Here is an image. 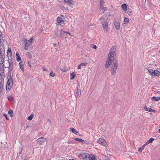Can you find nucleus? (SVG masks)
<instances>
[{
  "label": "nucleus",
  "instance_id": "nucleus-1",
  "mask_svg": "<svg viewBox=\"0 0 160 160\" xmlns=\"http://www.w3.org/2000/svg\"><path fill=\"white\" fill-rule=\"evenodd\" d=\"M116 48L115 46H113L110 50L108 54V57L106 62L105 67L106 68H108L112 63V61L114 59L116 56L115 52Z\"/></svg>",
  "mask_w": 160,
  "mask_h": 160
},
{
  "label": "nucleus",
  "instance_id": "nucleus-2",
  "mask_svg": "<svg viewBox=\"0 0 160 160\" xmlns=\"http://www.w3.org/2000/svg\"><path fill=\"white\" fill-rule=\"evenodd\" d=\"M99 19L101 20L104 31H107L108 29V24L107 20L103 18H100Z\"/></svg>",
  "mask_w": 160,
  "mask_h": 160
},
{
  "label": "nucleus",
  "instance_id": "nucleus-3",
  "mask_svg": "<svg viewBox=\"0 0 160 160\" xmlns=\"http://www.w3.org/2000/svg\"><path fill=\"white\" fill-rule=\"evenodd\" d=\"M99 19L101 20L104 31H107L108 29V24L107 20L103 18H100Z\"/></svg>",
  "mask_w": 160,
  "mask_h": 160
},
{
  "label": "nucleus",
  "instance_id": "nucleus-4",
  "mask_svg": "<svg viewBox=\"0 0 160 160\" xmlns=\"http://www.w3.org/2000/svg\"><path fill=\"white\" fill-rule=\"evenodd\" d=\"M118 65V63L117 61L114 62L112 65L111 71V73L112 75H114L115 74Z\"/></svg>",
  "mask_w": 160,
  "mask_h": 160
},
{
  "label": "nucleus",
  "instance_id": "nucleus-5",
  "mask_svg": "<svg viewBox=\"0 0 160 160\" xmlns=\"http://www.w3.org/2000/svg\"><path fill=\"white\" fill-rule=\"evenodd\" d=\"M13 82L12 78L9 77L8 79L6 86V90L8 91L12 87Z\"/></svg>",
  "mask_w": 160,
  "mask_h": 160
},
{
  "label": "nucleus",
  "instance_id": "nucleus-6",
  "mask_svg": "<svg viewBox=\"0 0 160 160\" xmlns=\"http://www.w3.org/2000/svg\"><path fill=\"white\" fill-rule=\"evenodd\" d=\"M97 142L104 146H106L107 145V143L105 140L101 138L97 140Z\"/></svg>",
  "mask_w": 160,
  "mask_h": 160
},
{
  "label": "nucleus",
  "instance_id": "nucleus-7",
  "mask_svg": "<svg viewBox=\"0 0 160 160\" xmlns=\"http://www.w3.org/2000/svg\"><path fill=\"white\" fill-rule=\"evenodd\" d=\"M56 34L59 37H63L65 34V32L62 30H58L55 32Z\"/></svg>",
  "mask_w": 160,
  "mask_h": 160
},
{
  "label": "nucleus",
  "instance_id": "nucleus-8",
  "mask_svg": "<svg viewBox=\"0 0 160 160\" xmlns=\"http://www.w3.org/2000/svg\"><path fill=\"white\" fill-rule=\"evenodd\" d=\"M114 25L117 29H119L120 28V24L118 19H115L114 21Z\"/></svg>",
  "mask_w": 160,
  "mask_h": 160
},
{
  "label": "nucleus",
  "instance_id": "nucleus-9",
  "mask_svg": "<svg viewBox=\"0 0 160 160\" xmlns=\"http://www.w3.org/2000/svg\"><path fill=\"white\" fill-rule=\"evenodd\" d=\"M57 22L58 25H60L62 26L64 25V21H63L62 18L61 17H58V18L57 20Z\"/></svg>",
  "mask_w": 160,
  "mask_h": 160
},
{
  "label": "nucleus",
  "instance_id": "nucleus-10",
  "mask_svg": "<svg viewBox=\"0 0 160 160\" xmlns=\"http://www.w3.org/2000/svg\"><path fill=\"white\" fill-rule=\"evenodd\" d=\"M82 157L83 160H90V154L87 153H83L82 155Z\"/></svg>",
  "mask_w": 160,
  "mask_h": 160
},
{
  "label": "nucleus",
  "instance_id": "nucleus-11",
  "mask_svg": "<svg viewBox=\"0 0 160 160\" xmlns=\"http://www.w3.org/2000/svg\"><path fill=\"white\" fill-rule=\"evenodd\" d=\"M46 138L43 137H41L37 139V141L39 142L40 145H42L43 144V143L46 141Z\"/></svg>",
  "mask_w": 160,
  "mask_h": 160
},
{
  "label": "nucleus",
  "instance_id": "nucleus-12",
  "mask_svg": "<svg viewBox=\"0 0 160 160\" xmlns=\"http://www.w3.org/2000/svg\"><path fill=\"white\" fill-rule=\"evenodd\" d=\"M64 2L67 3L69 6L73 5L75 4V2L72 0H64Z\"/></svg>",
  "mask_w": 160,
  "mask_h": 160
},
{
  "label": "nucleus",
  "instance_id": "nucleus-13",
  "mask_svg": "<svg viewBox=\"0 0 160 160\" xmlns=\"http://www.w3.org/2000/svg\"><path fill=\"white\" fill-rule=\"evenodd\" d=\"M23 42L25 43V46H29L32 43L29 42L28 40L26 39H24L23 40Z\"/></svg>",
  "mask_w": 160,
  "mask_h": 160
},
{
  "label": "nucleus",
  "instance_id": "nucleus-14",
  "mask_svg": "<svg viewBox=\"0 0 160 160\" xmlns=\"http://www.w3.org/2000/svg\"><path fill=\"white\" fill-rule=\"evenodd\" d=\"M144 109L146 111H148L149 112H152L154 113H155V111L154 110L150 108H148L146 106L144 107Z\"/></svg>",
  "mask_w": 160,
  "mask_h": 160
},
{
  "label": "nucleus",
  "instance_id": "nucleus-15",
  "mask_svg": "<svg viewBox=\"0 0 160 160\" xmlns=\"http://www.w3.org/2000/svg\"><path fill=\"white\" fill-rule=\"evenodd\" d=\"M19 67L20 69L22 70V71L23 72H24V68L23 65L24 63L22 62H20L19 63Z\"/></svg>",
  "mask_w": 160,
  "mask_h": 160
},
{
  "label": "nucleus",
  "instance_id": "nucleus-16",
  "mask_svg": "<svg viewBox=\"0 0 160 160\" xmlns=\"http://www.w3.org/2000/svg\"><path fill=\"white\" fill-rule=\"evenodd\" d=\"M160 75V72L157 70L153 71V75L159 76Z\"/></svg>",
  "mask_w": 160,
  "mask_h": 160
},
{
  "label": "nucleus",
  "instance_id": "nucleus-17",
  "mask_svg": "<svg viewBox=\"0 0 160 160\" xmlns=\"http://www.w3.org/2000/svg\"><path fill=\"white\" fill-rule=\"evenodd\" d=\"M100 9L101 10H102V12L104 13L105 12L106 10L107 9V8L106 7H104L103 5H100Z\"/></svg>",
  "mask_w": 160,
  "mask_h": 160
},
{
  "label": "nucleus",
  "instance_id": "nucleus-18",
  "mask_svg": "<svg viewBox=\"0 0 160 160\" xmlns=\"http://www.w3.org/2000/svg\"><path fill=\"white\" fill-rule=\"evenodd\" d=\"M122 7L123 9L125 11H126L127 10V6L126 4H123L122 5Z\"/></svg>",
  "mask_w": 160,
  "mask_h": 160
},
{
  "label": "nucleus",
  "instance_id": "nucleus-19",
  "mask_svg": "<svg viewBox=\"0 0 160 160\" xmlns=\"http://www.w3.org/2000/svg\"><path fill=\"white\" fill-rule=\"evenodd\" d=\"M151 100L153 101L156 102L159 100L158 97H153L151 98Z\"/></svg>",
  "mask_w": 160,
  "mask_h": 160
},
{
  "label": "nucleus",
  "instance_id": "nucleus-20",
  "mask_svg": "<svg viewBox=\"0 0 160 160\" xmlns=\"http://www.w3.org/2000/svg\"><path fill=\"white\" fill-rule=\"evenodd\" d=\"M16 55L17 56V60L18 61H19L21 60V58L19 55V53L17 52H16Z\"/></svg>",
  "mask_w": 160,
  "mask_h": 160
},
{
  "label": "nucleus",
  "instance_id": "nucleus-21",
  "mask_svg": "<svg viewBox=\"0 0 160 160\" xmlns=\"http://www.w3.org/2000/svg\"><path fill=\"white\" fill-rule=\"evenodd\" d=\"M126 13L129 16H131L133 14V12L132 11H131L130 9H127Z\"/></svg>",
  "mask_w": 160,
  "mask_h": 160
},
{
  "label": "nucleus",
  "instance_id": "nucleus-22",
  "mask_svg": "<svg viewBox=\"0 0 160 160\" xmlns=\"http://www.w3.org/2000/svg\"><path fill=\"white\" fill-rule=\"evenodd\" d=\"M129 19L126 18L125 17L124 19V24H127L128 23Z\"/></svg>",
  "mask_w": 160,
  "mask_h": 160
},
{
  "label": "nucleus",
  "instance_id": "nucleus-23",
  "mask_svg": "<svg viewBox=\"0 0 160 160\" xmlns=\"http://www.w3.org/2000/svg\"><path fill=\"white\" fill-rule=\"evenodd\" d=\"M4 62V58L0 54V64H2Z\"/></svg>",
  "mask_w": 160,
  "mask_h": 160
},
{
  "label": "nucleus",
  "instance_id": "nucleus-24",
  "mask_svg": "<svg viewBox=\"0 0 160 160\" xmlns=\"http://www.w3.org/2000/svg\"><path fill=\"white\" fill-rule=\"evenodd\" d=\"M81 90L80 89H78L77 90V92H76V94L77 95L78 97H79L80 96V95H81Z\"/></svg>",
  "mask_w": 160,
  "mask_h": 160
},
{
  "label": "nucleus",
  "instance_id": "nucleus-25",
  "mask_svg": "<svg viewBox=\"0 0 160 160\" xmlns=\"http://www.w3.org/2000/svg\"><path fill=\"white\" fill-rule=\"evenodd\" d=\"M154 140V138H150V139L149 140H148L146 142L148 144L149 143H151Z\"/></svg>",
  "mask_w": 160,
  "mask_h": 160
},
{
  "label": "nucleus",
  "instance_id": "nucleus-26",
  "mask_svg": "<svg viewBox=\"0 0 160 160\" xmlns=\"http://www.w3.org/2000/svg\"><path fill=\"white\" fill-rule=\"evenodd\" d=\"M70 130L72 131L73 133L76 134L78 133V132L76 131V130L74 128H71Z\"/></svg>",
  "mask_w": 160,
  "mask_h": 160
},
{
  "label": "nucleus",
  "instance_id": "nucleus-27",
  "mask_svg": "<svg viewBox=\"0 0 160 160\" xmlns=\"http://www.w3.org/2000/svg\"><path fill=\"white\" fill-rule=\"evenodd\" d=\"M70 79L71 80H72L74 79L75 77V74L74 72H72L70 74Z\"/></svg>",
  "mask_w": 160,
  "mask_h": 160
},
{
  "label": "nucleus",
  "instance_id": "nucleus-28",
  "mask_svg": "<svg viewBox=\"0 0 160 160\" xmlns=\"http://www.w3.org/2000/svg\"><path fill=\"white\" fill-rule=\"evenodd\" d=\"M9 63V67H10V69L11 68V67L12 66V61L11 60L9 59L8 60Z\"/></svg>",
  "mask_w": 160,
  "mask_h": 160
},
{
  "label": "nucleus",
  "instance_id": "nucleus-29",
  "mask_svg": "<svg viewBox=\"0 0 160 160\" xmlns=\"http://www.w3.org/2000/svg\"><path fill=\"white\" fill-rule=\"evenodd\" d=\"M75 140L77 141H78L80 142H84V140L82 139H79L78 138H76Z\"/></svg>",
  "mask_w": 160,
  "mask_h": 160
},
{
  "label": "nucleus",
  "instance_id": "nucleus-30",
  "mask_svg": "<svg viewBox=\"0 0 160 160\" xmlns=\"http://www.w3.org/2000/svg\"><path fill=\"white\" fill-rule=\"evenodd\" d=\"M89 159H90V160H97L95 158V157L94 156L92 155L91 157H90V155Z\"/></svg>",
  "mask_w": 160,
  "mask_h": 160
},
{
  "label": "nucleus",
  "instance_id": "nucleus-31",
  "mask_svg": "<svg viewBox=\"0 0 160 160\" xmlns=\"http://www.w3.org/2000/svg\"><path fill=\"white\" fill-rule=\"evenodd\" d=\"M12 54V52L10 48H8V54L10 55H11Z\"/></svg>",
  "mask_w": 160,
  "mask_h": 160
},
{
  "label": "nucleus",
  "instance_id": "nucleus-32",
  "mask_svg": "<svg viewBox=\"0 0 160 160\" xmlns=\"http://www.w3.org/2000/svg\"><path fill=\"white\" fill-rule=\"evenodd\" d=\"M13 114V111L12 110H11L8 112V114H9L12 117Z\"/></svg>",
  "mask_w": 160,
  "mask_h": 160
},
{
  "label": "nucleus",
  "instance_id": "nucleus-33",
  "mask_svg": "<svg viewBox=\"0 0 160 160\" xmlns=\"http://www.w3.org/2000/svg\"><path fill=\"white\" fill-rule=\"evenodd\" d=\"M147 70L148 71V72H149L150 74L151 75H153V70H152V69H150V70H149L148 69H147Z\"/></svg>",
  "mask_w": 160,
  "mask_h": 160
},
{
  "label": "nucleus",
  "instance_id": "nucleus-34",
  "mask_svg": "<svg viewBox=\"0 0 160 160\" xmlns=\"http://www.w3.org/2000/svg\"><path fill=\"white\" fill-rule=\"evenodd\" d=\"M33 117V116L32 114L31 115L29 116L28 117V120H31Z\"/></svg>",
  "mask_w": 160,
  "mask_h": 160
},
{
  "label": "nucleus",
  "instance_id": "nucleus-35",
  "mask_svg": "<svg viewBox=\"0 0 160 160\" xmlns=\"http://www.w3.org/2000/svg\"><path fill=\"white\" fill-rule=\"evenodd\" d=\"M3 88V84L2 82H0V93H1L2 91V89Z\"/></svg>",
  "mask_w": 160,
  "mask_h": 160
},
{
  "label": "nucleus",
  "instance_id": "nucleus-36",
  "mask_svg": "<svg viewBox=\"0 0 160 160\" xmlns=\"http://www.w3.org/2000/svg\"><path fill=\"white\" fill-rule=\"evenodd\" d=\"M7 98L8 100H10L11 101H12L13 98L11 96H9L7 97Z\"/></svg>",
  "mask_w": 160,
  "mask_h": 160
},
{
  "label": "nucleus",
  "instance_id": "nucleus-37",
  "mask_svg": "<svg viewBox=\"0 0 160 160\" xmlns=\"http://www.w3.org/2000/svg\"><path fill=\"white\" fill-rule=\"evenodd\" d=\"M49 75L53 77L55 76V73H54L52 72L50 73Z\"/></svg>",
  "mask_w": 160,
  "mask_h": 160
},
{
  "label": "nucleus",
  "instance_id": "nucleus-38",
  "mask_svg": "<svg viewBox=\"0 0 160 160\" xmlns=\"http://www.w3.org/2000/svg\"><path fill=\"white\" fill-rule=\"evenodd\" d=\"M27 55L28 56V57L31 58H32V55L31 53L29 52H27Z\"/></svg>",
  "mask_w": 160,
  "mask_h": 160
},
{
  "label": "nucleus",
  "instance_id": "nucleus-39",
  "mask_svg": "<svg viewBox=\"0 0 160 160\" xmlns=\"http://www.w3.org/2000/svg\"><path fill=\"white\" fill-rule=\"evenodd\" d=\"M143 148H142V147H140V148H138V151L139 152H141L142 150L143 149Z\"/></svg>",
  "mask_w": 160,
  "mask_h": 160
},
{
  "label": "nucleus",
  "instance_id": "nucleus-40",
  "mask_svg": "<svg viewBox=\"0 0 160 160\" xmlns=\"http://www.w3.org/2000/svg\"><path fill=\"white\" fill-rule=\"evenodd\" d=\"M33 37H32L30 38V39H29V40H28V41H29V42H30V43H32V40H33Z\"/></svg>",
  "mask_w": 160,
  "mask_h": 160
},
{
  "label": "nucleus",
  "instance_id": "nucleus-41",
  "mask_svg": "<svg viewBox=\"0 0 160 160\" xmlns=\"http://www.w3.org/2000/svg\"><path fill=\"white\" fill-rule=\"evenodd\" d=\"M87 64V63H82L80 64V65L82 66H85Z\"/></svg>",
  "mask_w": 160,
  "mask_h": 160
},
{
  "label": "nucleus",
  "instance_id": "nucleus-42",
  "mask_svg": "<svg viewBox=\"0 0 160 160\" xmlns=\"http://www.w3.org/2000/svg\"><path fill=\"white\" fill-rule=\"evenodd\" d=\"M104 3V1H103V0H101V1L100 2V5H103Z\"/></svg>",
  "mask_w": 160,
  "mask_h": 160
},
{
  "label": "nucleus",
  "instance_id": "nucleus-43",
  "mask_svg": "<svg viewBox=\"0 0 160 160\" xmlns=\"http://www.w3.org/2000/svg\"><path fill=\"white\" fill-rule=\"evenodd\" d=\"M42 69L44 71H47V69L46 68V67L44 66L42 67Z\"/></svg>",
  "mask_w": 160,
  "mask_h": 160
},
{
  "label": "nucleus",
  "instance_id": "nucleus-44",
  "mask_svg": "<svg viewBox=\"0 0 160 160\" xmlns=\"http://www.w3.org/2000/svg\"><path fill=\"white\" fill-rule=\"evenodd\" d=\"M3 115L4 116L6 117V118L7 120H8V115L6 114H4Z\"/></svg>",
  "mask_w": 160,
  "mask_h": 160
},
{
  "label": "nucleus",
  "instance_id": "nucleus-45",
  "mask_svg": "<svg viewBox=\"0 0 160 160\" xmlns=\"http://www.w3.org/2000/svg\"><path fill=\"white\" fill-rule=\"evenodd\" d=\"M92 47L94 49H96L97 48V46L95 45H92Z\"/></svg>",
  "mask_w": 160,
  "mask_h": 160
},
{
  "label": "nucleus",
  "instance_id": "nucleus-46",
  "mask_svg": "<svg viewBox=\"0 0 160 160\" xmlns=\"http://www.w3.org/2000/svg\"><path fill=\"white\" fill-rule=\"evenodd\" d=\"M147 144H148L147 143V142H146V143H145V144H144V145H143L142 147L144 149V148L145 147V146L147 145Z\"/></svg>",
  "mask_w": 160,
  "mask_h": 160
},
{
  "label": "nucleus",
  "instance_id": "nucleus-47",
  "mask_svg": "<svg viewBox=\"0 0 160 160\" xmlns=\"http://www.w3.org/2000/svg\"><path fill=\"white\" fill-rule=\"evenodd\" d=\"M83 143H87V144H89V143H88V141H86V140H84V142H82Z\"/></svg>",
  "mask_w": 160,
  "mask_h": 160
},
{
  "label": "nucleus",
  "instance_id": "nucleus-48",
  "mask_svg": "<svg viewBox=\"0 0 160 160\" xmlns=\"http://www.w3.org/2000/svg\"><path fill=\"white\" fill-rule=\"evenodd\" d=\"M47 122H48L50 124L51 123V121L50 120V119L49 118H48V121H47Z\"/></svg>",
  "mask_w": 160,
  "mask_h": 160
},
{
  "label": "nucleus",
  "instance_id": "nucleus-49",
  "mask_svg": "<svg viewBox=\"0 0 160 160\" xmlns=\"http://www.w3.org/2000/svg\"><path fill=\"white\" fill-rule=\"evenodd\" d=\"M28 65H29V66L31 68L32 66H31V64L30 62L28 61Z\"/></svg>",
  "mask_w": 160,
  "mask_h": 160
},
{
  "label": "nucleus",
  "instance_id": "nucleus-50",
  "mask_svg": "<svg viewBox=\"0 0 160 160\" xmlns=\"http://www.w3.org/2000/svg\"><path fill=\"white\" fill-rule=\"evenodd\" d=\"M81 66L80 65V64L78 67V69H81Z\"/></svg>",
  "mask_w": 160,
  "mask_h": 160
},
{
  "label": "nucleus",
  "instance_id": "nucleus-51",
  "mask_svg": "<svg viewBox=\"0 0 160 160\" xmlns=\"http://www.w3.org/2000/svg\"><path fill=\"white\" fill-rule=\"evenodd\" d=\"M28 46H25V45L24 47V49L25 50H27L28 49Z\"/></svg>",
  "mask_w": 160,
  "mask_h": 160
},
{
  "label": "nucleus",
  "instance_id": "nucleus-52",
  "mask_svg": "<svg viewBox=\"0 0 160 160\" xmlns=\"http://www.w3.org/2000/svg\"><path fill=\"white\" fill-rule=\"evenodd\" d=\"M58 1L59 2H62L63 1L64 2V0H58Z\"/></svg>",
  "mask_w": 160,
  "mask_h": 160
},
{
  "label": "nucleus",
  "instance_id": "nucleus-53",
  "mask_svg": "<svg viewBox=\"0 0 160 160\" xmlns=\"http://www.w3.org/2000/svg\"><path fill=\"white\" fill-rule=\"evenodd\" d=\"M9 67V71L12 70V66L11 67V68L10 69V67Z\"/></svg>",
  "mask_w": 160,
  "mask_h": 160
},
{
  "label": "nucleus",
  "instance_id": "nucleus-54",
  "mask_svg": "<svg viewBox=\"0 0 160 160\" xmlns=\"http://www.w3.org/2000/svg\"><path fill=\"white\" fill-rule=\"evenodd\" d=\"M65 33H68L69 35H70V33L68 32H65Z\"/></svg>",
  "mask_w": 160,
  "mask_h": 160
},
{
  "label": "nucleus",
  "instance_id": "nucleus-55",
  "mask_svg": "<svg viewBox=\"0 0 160 160\" xmlns=\"http://www.w3.org/2000/svg\"><path fill=\"white\" fill-rule=\"evenodd\" d=\"M24 160H27V158L26 157L24 159Z\"/></svg>",
  "mask_w": 160,
  "mask_h": 160
},
{
  "label": "nucleus",
  "instance_id": "nucleus-56",
  "mask_svg": "<svg viewBox=\"0 0 160 160\" xmlns=\"http://www.w3.org/2000/svg\"><path fill=\"white\" fill-rule=\"evenodd\" d=\"M2 34V32H1L0 31V36H1V35Z\"/></svg>",
  "mask_w": 160,
  "mask_h": 160
},
{
  "label": "nucleus",
  "instance_id": "nucleus-57",
  "mask_svg": "<svg viewBox=\"0 0 160 160\" xmlns=\"http://www.w3.org/2000/svg\"><path fill=\"white\" fill-rule=\"evenodd\" d=\"M61 17H64V16H63V15H61Z\"/></svg>",
  "mask_w": 160,
  "mask_h": 160
},
{
  "label": "nucleus",
  "instance_id": "nucleus-58",
  "mask_svg": "<svg viewBox=\"0 0 160 160\" xmlns=\"http://www.w3.org/2000/svg\"><path fill=\"white\" fill-rule=\"evenodd\" d=\"M68 143H70V142H69V141H68Z\"/></svg>",
  "mask_w": 160,
  "mask_h": 160
},
{
  "label": "nucleus",
  "instance_id": "nucleus-59",
  "mask_svg": "<svg viewBox=\"0 0 160 160\" xmlns=\"http://www.w3.org/2000/svg\"><path fill=\"white\" fill-rule=\"evenodd\" d=\"M158 131H159V132L160 133V128L159 129Z\"/></svg>",
  "mask_w": 160,
  "mask_h": 160
},
{
  "label": "nucleus",
  "instance_id": "nucleus-60",
  "mask_svg": "<svg viewBox=\"0 0 160 160\" xmlns=\"http://www.w3.org/2000/svg\"><path fill=\"white\" fill-rule=\"evenodd\" d=\"M158 97V100H159L160 99V97Z\"/></svg>",
  "mask_w": 160,
  "mask_h": 160
},
{
  "label": "nucleus",
  "instance_id": "nucleus-61",
  "mask_svg": "<svg viewBox=\"0 0 160 160\" xmlns=\"http://www.w3.org/2000/svg\"><path fill=\"white\" fill-rule=\"evenodd\" d=\"M158 93H160V91L158 92Z\"/></svg>",
  "mask_w": 160,
  "mask_h": 160
},
{
  "label": "nucleus",
  "instance_id": "nucleus-62",
  "mask_svg": "<svg viewBox=\"0 0 160 160\" xmlns=\"http://www.w3.org/2000/svg\"><path fill=\"white\" fill-rule=\"evenodd\" d=\"M69 160H74L73 159H70Z\"/></svg>",
  "mask_w": 160,
  "mask_h": 160
},
{
  "label": "nucleus",
  "instance_id": "nucleus-63",
  "mask_svg": "<svg viewBox=\"0 0 160 160\" xmlns=\"http://www.w3.org/2000/svg\"><path fill=\"white\" fill-rule=\"evenodd\" d=\"M63 71H65V70H62Z\"/></svg>",
  "mask_w": 160,
  "mask_h": 160
},
{
  "label": "nucleus",
  "instance_id": "nucleus-64",
  "mask_svg": "<svg viewBox=\"0 0 160 160\" xmlns=\"http://www.w3.org/2000/svg\"><path fill=\"white\" fill-rule=\"evenodd\" d=\"M22 152V151H21V152H20V154H21V152Z\"/></svg>",
  "mask_w": 160,
  "mask_h": 160
}]
</instances>
